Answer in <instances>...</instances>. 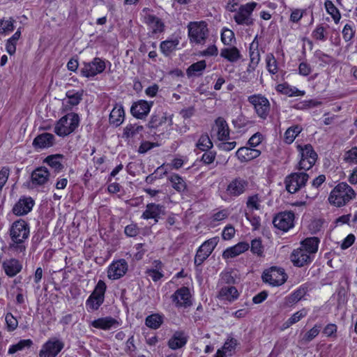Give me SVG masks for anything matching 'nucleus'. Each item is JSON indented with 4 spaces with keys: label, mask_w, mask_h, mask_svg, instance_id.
<instances>
[{
    "label": "nucleus",
    "mask_w": 357,
    "mask_h": 357,
    "mask_svg": "<svg viewBox=\"0 0 357 357\" xmlns=\"http://www.w3.org/2000/svg\"><path fill=\"white\" fill-rule=\"evenodd\" d=\"M30 234L29 224L22 219L15 220L9 228L10 242L9 249L17 253L24 252L26 250L25 241Z\"/></svg>",
    "instance_id": "f257e3e1"
},
{
    "label": "nucleus",
    "mask_w": 357,
    "mask_h": 357,
    "mask_svg": "<svg viewBox=\"0 0 357 357\" xmlns=\"http://www.w3.org/2000/svg\"><path fill=\"white\" fill-rule=\"evenodd\" d=\"M356 192L346 182L338 183L331 191L328 201L333 206L340 208L356 198Z\"/></svg>",
    "instance_id": "f03ea898"
},
{
    "label": "nucleus",
    "mask_w": 357,
    "mask_h": 357,
    "mask_svg": "<svg viewBox=\"0 0 357 357\" xmlns=\"http://www.w3.org/2000/svg\"><path fill=\"white\" fill-rule=\"evenodd\" d=\"M79 125V116L70 112L62 116L56 123L54 132L59 137H66L73 133Z\"/></svg>",
    "instance_id": "7ed1b4c3"
},
{
    "label": "nucleus",
    "mask_w": 357,
    "mask_h": 357,
    "mask_svg": "<svg viewBox=\"0 0 357 357\" xmlns=\"http://www.w3.org/2000/svg\"><path fill=\"white\" fill-rule=\"evenodd\" d=\"M188 35L190 43L204 45L209 34L205 21L190 22L188 26Z\"/></svg>",
    "instance_id": "20e7f679"
},
{
    "label": "nucleus",
    "mask_w": 357,
    "mask_h": 357,
    "mask_svg": "<svg viewBox=\"0 0 357 357\" xmlns=\"http://www.w3.org/2000/svg\"><path fill=\"white\" fill-rule=\"evenodd\" d=\"M296 148L301 156L297 169L304 171L309 170L313 167L317 160L318 155L317 153L310 144L303 146L298 144Z\"/></svg>",
    "instance_id": "39448f33"
},
{
    "label": "nucleus",
    "mask_w": 357,
    "mask_h": 357,
    "mask_svg": "<svg viewBox=\"0 0 357 357\" xmlns=\"http://www.w3.org/2000/svg\"><path fill=\"white\" fill-rule=\"evenodd\" d=\"M107 285L103 280H100L91 295L86 301V307L88 312L98 310L105 301V294Z\"/></svg>",
    "instance_id": "423d86ee"
},
{
    "label": "nucleus",
    "mask_w": 357,
    "mask_h": 357,
    "mask_svg": "<svg viewBox=\"0 0 357 357\" xmlns=\"http://www.w3.org/2000/svg\"><path fill=\"white\" fill-rule=\"evenodd\" d=\"M248 101L254 107L257 115L266 119L270 112L271 105L269 100L261 94H254L248 96Z\"/></svg>",
    "instance_id": "0eeeda50"
},
{
    "label": "nucleus",
    "mask_w": 357,
    "mask_h": 357,
    "mask_svg": "<svg viewBox=\"0 0 357 357\" xmlns=\"http://www.w3.org/2000/svg\"><path fill=\"white\" fill-rule=\"evenodd\" d=\"M287 278L284 268L272 266L264 271L262 280L264 282L268 283L273 287H278L283 284Z\"/></svg>",
    "instance_id": "6e6552de"
},
{
    "label": "nucleus",
    "mask_w": 357,
    "mask_h": 357,
    "mask_svg": "<svg viewBox=\"0 0 357 357\" xmlns=\"http://www.w3.org/2000/svg\"><path fill=\"white\" fill-rule=\"evenodd\" d=\"M309 178L305 172H294L286 176L285 188L288 192L294 194L304 187Z\"/></svg>",
    "instance_id": "1a4fd4ad"
},
{
    "label": "nucleus",
    "mask_w": 357,
    "mask_h": 357,
    "mask_svg": "<svg viewBox=\"0 0 357 357\" xmlns=\"http://www.w3.org/2000/svg\"><path fill=\"white\" fill-rule=\"evenodd\" d=\"M257 5L256 2H250L241 6L234 16V21L239 25H252L254 20L252 17V13Z\"/></svg>",
    "instance_id": "9d476101"
},
{
    "label": "nucleus",
    "mask_w": 357,
    "mask_h": 357,
    "mask_svg": "<svg viewBox=\"0 0 357 357\" xmlns=\"http://www.w3.org/2000/svg\"><path fill=\"white\" fill-rule=\"evenodd\" d=\"M106 68L104 60L99 57H95L90 62H84L83 67L80 70L81 75L84 77H93L96 75L102 73Z\"/></svg>",
    "instance_id": "9b49d317"
},
{
    "label": "nucleus",
    "mask_w": 357,
    "mask_h": 357,
    "mask_svg": "<svg viewBox=\"0 0 357 357\" xmlns=\"http://www.w3.org/2000/svg\"><path fill=\"white\" fill-rule=\"evenodd\" d=\"M219 241L218 237L211 238L199 248L195 257L194 263L196 266H200L210 256Z\"/></svg>",
    "instance_id": "f8f14e48"
},
{
    "label": "nucleus",
    "mask_w": 357,
    "mask_h": 357,
    "mask_svg": "<svg viewBox=\"0 0 357 357\" xmlns=\"http://www.w3.org/2000/svg\"><path fill=\"white\" fill-rule=\"evenodd\" d=\"M171 300L176 307L187 308L192 305V296L187 287L178 288L171 296Z\"/></svg>",
    "instance_id": "ddd939ff"
},
{
    "label": "nucleus",
    "mask_w": 357,
    "mask_h": 357,
    "mask_svg": "<svg viewBox=\"0 0 357 357\" xmlns=\"http://www.w3.org/2000/svg\"><path fill=\"white\" fill-rule=\"evenodd\" d=\"M64 347V342L56 337L49 339L39 351V357H56Z\"/></svg>",
    "instance_id": "4468645a"
},
{
    "label": "nucleus",
    "mask_w": 357,
    "mask_h": 357,
    "mask_svg": "<svg viewBox=\"0 0 357 357\" xmlns=\"http://www.w3.org/2000/svg\"><path fill=\"white\" fill-rule=\"evenodd\" d=\"M294 213L291 211H284L278 213L273 220V224L278 229L287 231L294 226Z\"/></svg>",
    "instance_id": "2eb2a0df"
},
{
    "label": "nucleus",
    "mask_w": 357,
    "mask_h": 357,
    "mask_svg": "<svg viewBox=\"0 0 357 357\" xmlns=\"http://www.w3.org/2000/svg\"><path fill=\"white\" fill-rule=\"evenodd\" d=\"M248 188V182L245 179L237 177L231 180L226 188V194L229 197H237L243 195Z\"/></svg>",
    "instance_id": "dca6fc26"
},
{
    "label": "nucleus",
    "mask_w": 357,
    "mask_h": 357,
    "mask_svg": "<svg viewBox=\"0 0 357 357\" xmlns=\"http://www.w3.org/2000/svg\"><path fill=\"white\" fill-rule=\"evenodd\" d=\"M128 265L124 259L114 261L108 267L107 277L115 280L122 278L128 271Z\"/></svg>",
    "instance_id": "f3484780"
},
{
    "label": "nucleus",
    "mask_w": 357,
    "mask_h": 357,
    "mask_svg": "<svg viewBox=\"0 0 357 357\" xmlns=\"http://www.w3.org/2000/svg\"><path fill=\"white\" fill-rule=\"evenodd\" d=\"M153 104V101L148 102L144 100L134 102L130 107V113L138 119H144L149 114Z\"/></svg>",
    "instance_id": "a211bd4d"
},
{
    "label": "nucleus",
    "mask_w": 357,
    "mask_h": 357,
    "mask_svg": "<svg viewBox=\"0 0 357 357\" xmlns=\"http://www.w3.org/2000/svg\"><path fill=\"white\" fill-rule=\"evenodd\" d=\"M35 202L31 197H21L18 202L13 206L12 211L17 216H23L28 214L33 208Z\"/></svg>",
    "instance_id": "6ab92c4d"
},
{
    "label": "nucleus",
    "mask_w": 357,
    "mask_h": 357,
    "mask_svg": "<svg viewBox=\"0 0 357 357\" xmlns=\"http://www.w3.org/2000/svg\"><path fill=\"white\" fill-rule=\"evenodd\" d=\"M165 213V207L161 204L155 203L148 204L145 211L142 213L141 218L144 220L153 219L155 222H158L161 215Z\"/></svg>",
    "instance_id": "aec40b11"
},
{
    "label": "nucleus",
    "mask_w": 357,
    "mask_h": 357,
    "mask_svg": "<svg viewBox=\"0 0 357 357\" xmlns=\"http://www.w3.org/2000/svg\"><path fill=\"white\" fill-rule=\"evenodd\" d=\"M91 326L97 329L109 331L112 328H116L121 326V321L108 316L98 318L91 323Z\"/></svg>",
    "instance_id": "412c9836"
},
{
    "label": "nucleus",
    "mask_w": 357,
    "mask_h": 357,
    "mask_svg": "<svg viewBox=\"0 0 357 357\" xmlns=\"http://www.w3.org/2000/svg\"><path fill=\"white\" fill-rule=\"evenodd\" d=\"M290 258L293 264L297 267L304 266L310 264L312 260V256L301 247L294 250Z\"/></svg>",
    "instance_id": "4be33fe9"
},
{
    "label": "nucleus",
    "mask_w": 357,
    "mask_h": 357,
    "mask_svg": "<svg viewBox=\"0 0 357 357\" xmlns=\"http://www.w3.org/2000/svg\"><path fill=\"white\" fill-rule=\"evenodd\" d=\"M50 172L46 167H40L33 170L31 175L32 187L45 185L49 180Z\"/></svg>",
    "instance_id": "5701e85b"
},
{
    "label": "nucleus",
    "mask_w": 357,
    "mask_h": 357,
    "mask_svg": "<svg viewBox=\"0 0 357 357\" xmlns=\"http://www.w3.org/2000/svg\"><path fill=\"white\" fill-rule=\"evenodd\" d=\"M188 335L183 331H176L167 342L168 347L172 350L183 347L188 342Z\"/></svg>",
    "instance_id": "b1692460"
},
{
    "label": "nucleus",
    "mask_w": 357,
    "mask_h": 357,
    "mask_svg": "<svg viewBox=\"0 0 357 357\" xmlns=\"http://www.w3.org/2000/svg\"><path fill=\"white\" fill-rule=\"evenodd\" d=\"M261 151L252 147L243 146L239 148L236 152V156L241 162H245L258 158Z\"/></svg>",
    "instance_id": "393cba45"
},
{
    "label": "nucleus",
    "mask_w": 357,
    "mask_h": 357,
    "mask_svg": "<svg viewBox=\"0 0 357 357\" xmlns=\"http://www.w3.org/2000/svg\"><path fill=\"white\" fill-rule=\"evenodd\" d=\"M54 144V136L49 132H44L38 135L33 141L34 148L39 149L51 147Z\"/></svg>",
    "instance_id": "a878e982"
},
{
    "label": "nucleus",
    "mask_w": 357,
    "mask_h": 357,
    "mask_svg": "<svg viewBox=\"0 0 357 357\" xmlns=\"http://www.w3.org/2000/svg\"><path fill=\"white\" fill-rule=\"evenodd\" d=\"M3 269L8 277H14L22 269L21 262L14 258L5 260L2 264Z\"/></svg>",
    "instance_id": "bb28decb"
},
{
    "label": "nucleus",
    "mask_w": 357,
    "mask_h": 357,
    "mask_svg": "<svg viewBox=\"0 0 357 357\" xmlns=\"http://www.w3.org/2000/svg\"><path fill=\"white\" fill-rule=\"evenodd\" d=\"M169 121V125H172V116H168L166 113L163 112H158L153 113L148 123L149 128H156L163 123Z\"/></svg>",
    "instance_id": "cd10ccee"
},
{
    "label": "nucleus",
    "mask_w": 357,
    "mask_h": 357,
    "mask_svg": "<svg viewBox=\"0 0 357 357\" xmlns=\"http://www.w3.org/2000/svg\"><path fill=\"white\" fill-rule=\"evenodd\" d=\"M249 248V243L246 242H240L236 245L226 249L223 252L222 257L225 259L235 257L248 250Z\"/></svg>",
    "instance_id": "c85d7f7f"
},
{
    "label": "nucleus",
    "mask_w": 357,
    "mask_h": 357,
    "mask_svg": "<svg viewBox=\"0 0 357 357\" xmlns=\"http://www.w3.org/2000/svg\"><path fill=\"white\" fill-rule=\"evenodd\" d=\"M307 288L304 285L301 286L294 292L284 298V304L287 307L292 306L293 305L301 301L307 294Z\"/></svg>",
    "instance_id": "c756f323"
},
{
    "label": "nucleus",
    "mask_w": 357,
    "mask_h": 357,
    "mask_svg": "<svg viewBox=\"0 0 357 357\" xmlns=\"http://www.w3.org/2000/svg\"><path fill=\"white\" fill-rule=\"evenodd\" d=\"M125 112L122 105H116L110 112L109 121V123L117 127L124 121Z\"/></svg>",
    "instance_id": "7c9ffc66"
},
{
    "label": "nucleus",
    "mask_w": 357,
    "mask_h": 357,
    "mask_svg": "<svg viewBox=\"0 0 357 357\" xmlns=\"http://www.w3.org/2000/svg\"><path fill=\"white\" fill-rule=\"evenodd\" d=\"M215 126L217 130L218 139L220 141H225L229 138V126L227 121L222 117H218L215 120Z\"/></svg>",
    "instance_id": "2f4dec72"
},
{
    "label": "nucleus",
    "mask_w": 357,
    "mask_h": 357,
    "mask_svg": "<svg viewBox=\"0 0 357 357\" xmlns=\"http://www.w3.org/2000/svg\"><path fill=\"white\" fill-rule=\"evenodd\" d=\"M145 22L152 29L153 33H162L165 29V24L159 17L153 15H148L145 17Z\"/></svg>",
    "instance_id": "473e14b6"
},
{
    "label": "nucleus",
    "mask_w": 357,
    "mask_h": 357,
    "mask_svg": "<svg viewBox=\"0 0 357 357\" xmlns=\"http://www.w3.org/2000/svg\"><path fill=\"white\" fill-rule=\"evenodd\" d=\"M319 242L320 241L317 237L307 238L301 242V247L312 256L317 252Z\"/></svg>",
    "instance_id": "72a5a7b5"
},
{
    "label": "nucleus",
    "mask_w": 357,
    "mask_h": 357,
    "mask_svg": "<svg viewBox=\"0 0 357 357\" xmlns=\"http://www.w3.org/2000/svg\"><path fill=\"white\" fill-rule=\"evenodd\" d=\"M178 44L179 40L177 38L166 40L160 43V49L165 56H168L177 49Z\"/></svg>",
    "instance_id": "f704fd0d"
},
{
    "label": "nucleus",
    "mask_w": 357,
    "mask_h": 357,
    "mask_svg": "<svg viewBox=\"0 0 357 357\" xmlns=\"http://www.w3.org/2000/svg\"><path fill=\"white\" fill-rule=\"evenodd\" d=\"M276 90L283 94L287 95L289 97L302 96L305 94V91H300L296 87L290 86L286 83L278 84L276 87Z\"/></svg>",
    "instance_id": "c9c22d12"
},
{
    "label": "nucleus",
    "mask_w": 357,
    "mask_h": 357,
    "mask_svg": "<svg viewBox=\"0 0 357 357\" xmlns=\"http://www.w3.org/2000/svg\"><path fill=\"white\" fill-rule=\"evenodd\" d=\"M321 328L322 326L321 324H316L301 337L300 342L302 344H307L312 341L319 334Z\"/></svg>",
    "instance_id": "e433bc0d"
},
{
    "label": "nucleus",
    "mask_w": 357,
    "mask_h": 357,
    "mask_svg": "<svg viewBox=\"0 0 357 357\" xmlns=\"http://www.w3.org/2000/svg\"><path fill=\"white\" fill-rule=\"evenodd\" d=\"M220 56L230 62H236L241 59V53L237 47L223 48L220 52Z\"/></svg>",
    "instance_id": "4c0bfd02"
},
{
    "label": "nucleus",
    "mask_w": 357,
    "mask_h": 357,
    "mask_svg": "<svg viewBox=\"0 0 357 357\" xmlns=\"http://www.w3.org/2000/svg\"><path fill=\"white\" fill-rule=\"evenodd\" d=\"M168 181L172 183V188L178 192H183L187 187L184 179L177 174H172L168 177Z\"/></svg>",
    "instance_id": "58836bf2"
},
{
    "label": "nucleus",
    "mask_w": 357,
    "mask_h": 357,
    "mask_svg": "<svg viewBox=\"0 0 357 357\" xmlns=\"http://www.w3.org/2000/svg\"><path fill=\"white\" fill-rule=\"evenodd\" d=\"M63 158V155L61 154L48 155L44 160L48 165L54 169L55 172H59L63 169V165L61 160Z\"/></svg>",
    "instance_id": "ea45409f"
},
{
    "label": "nucleus",
    "mask_w": 357,
    "mask_h": 357,
    "mask_svg": "<svg viewBox=\"0 0 357 357\" xmlns=\"http://www.w3.org/2000/svg\"><path fill=\"white\" fill-rule=\"evenodd\" d=\"M302 130L303 128L299 125H294L287 128L284 135V142L288 144H291Z\"/></svg>",
    "instance_id": "a19ab883"
},
{
    "label": "nucleus",
    "mask_w": 357,
    "mask_h": 357,
    "mask_svg": "<svg viewBox=\"0 0 357 357\" xmlns=\"http://www.w3.org/2000/svg\"><path fill=\"white\" fill-rule=\"evenodd\" d=\"M163 323V316L159 314H152L145 319V324L151 329H158Z\"/></svg>",
    "instance_id": "79ce46f5"
},
{
    "label": "nucleus",
    "mask_w": 357,
    "mask_h": 357,
    "mask_svg": "<svg viewBox=\"0 0 357 357\" xmlns=\"http://www.w3.org/2000/svg\"><path fill=\"white\" fill-rule=\"evenodd\" d=\"M308 313V310L305 308H303L299 311L294 313L291 317H289L284 324L283 328H287L292 326L293 324L298 322L301 319L307 316Z\"/></svg>",
    "instance_id": "37998d69"
},
{
    "label": "nucleus",
    "mask_w": 357,
    "mask_h": 357,
    "mask_svg": "<svg viewBox=\"0 0 357 357\" xmlns=\"http://www.w3.org/2000/svg\"><path fill=\"white\" fill-rule=\"evenodd\" d=\"M21 36V28H19L17 31L6 41V49L10 55H13L16 51V45L17 40Z\"/></svg>",
    "instance_id": "c03bdc74"
},
{
    "label": "nucleus",
    "mask_w": 357,
    "mask_h": 357,
    "mask_svg": "<svg viewBox=\"0 0 357 357\" xmlns=\"http://www.w3.org/2000/svg\"><path fill=\"white\" fill-rule=\"evenodd\" d=\"M219 294L222 298L229 301L236 300L238 296L236 288L232 286L222 287L220 289Z\"/></svg>",
    "instance_id": "a18cd8bd"
},
{
    "label": "nucleus",
    "mask_w": 357,
    "mask_h": 357,
    "mask_svg": "<svg viewBox=\"0 0 357 357\" xmlns=\"http://www.w3.org/2000/svg\"><path fill=\"white\" fill-rule=\"evenodd\" d=\"M325 8L326 12L331 16L335 24H338L341 19V14L339 10L335 6L333 3L330 0H326Z\"/></svg>",
    "instance_id": "49530a36"
},
{
    "label": "nucleus",
    "mask_w": 357,
    "mask_h": 357,
    "mask_svg": "<svg viewBox=\"0 0 357 357\" xmlns=\"http://www.w3.org/2000/svg\"><path fill=\"white\" fill-rule=\"evenodd\" d=\"M206 63L204 60L197 61L190 65L188 70L187 74L188 76H196L202 74V72L206 68Z\"/></svg>",
    "instance_id": "de8ad7c7"
},
{
    "label": "nucleus",
    "mask_w": 357,
    "mask_h": 357,
    "mask_svg": "<svg viewBox=\"0 0 357 357\" xmlns=\"http://www.w3.org/2000/svg\"><path fill=\"white\" fill-rule=\"evenodd\" d=\"M261 199L258 194L249 196L246 202L248 211L261 209Z\"/></svg>",
    "instance_id": "09e8293b"
},
{
    "label": "nucleus",
    "mask_w": 357,
    "mask_h": 357,
    "mask_svg": "<svg viewBox=\"0 0 357 357\" xmlns=\"http://www.w3.org/2000/svg\"><path fill=\"white\" fill-rule=\"evenodd\" d=\"M83 91H75L70 90L66 92V97L68 98V103L72 106L77 105L82 99Z\"/></svg>",
    "instance_id": "8fccbe9b"
},
{
    "label": "nucleus",
    "mask_w": 357,
    "mask_h": 357,
    "mask_svg": "<svg viewBox=\"0 0 357 357\" xmlns=\"http://www.w3.org/2000/svg\"><path fill=\"white\" fill-rule=\"evenodd\" d=\"M33 344V342L30 339L21 340L17 344L11 345L8 353L9 354H13L19 351H22L24 348H29Z\"/></svg>",
    "instance_id": "3c124183"
},
{
    "label": "nucleus",
    "mask_w": 357,
    "mask_h": 357,
    "mask_svg": "<svg viewBox=\"0 0 357 357\" xmlns=\"http://www.w3.org/2000/svg\"><path fill=\"white\" fill-rule=\"evenodd\" d=\"M202 151H209L213 147V142L207 134L202 135L196 144Z\"/></svg>",
    "instance_id": "603ef678"
},
{
    "label": "nucleus",
    "mask_w": 357,
    "mask_h": 357,
    "mask_svg": "<svg viewBox=\"0 0 357 357\" xmlns=\"http://www.w3.org/2000/svg\"><path fill=\"white\" fill-rule=\"evenodd\" d=\"M144 130L142 126H139L137 124H128L127 125L123 130V137L126 138H132L134 137L139 132H142Z\"/></svg>",
    "instance_id": "864d4df0"
},
{
    "label": "nucleus",
    "mask_w": 357,
    "mask_h": 357,
    "mask_svg": "<svg viewBox=\"0 0 357 357\" xmlns=\"http://www.w3.org/2000/svg\"><path fill=\"white\" fill-rule=\"evenodd\" d=\"M15 20L12 17L0 20V34L11 32L14 30Z\"/></svg>",
    "instance_id": "5fc2aeb1"
},
{
    "label": "nucleus",
    "mask_w": 357,
    "mask_h": 357,
    "mask_svg": "<svg viewBox=\"0 0 357 357\" xmlns=\"http://www.w3.org/2000/svg\"><path fill=\"white\" fill-rule=\"evenodd\" d=\"M266 68L268 71L275 75L278 71V62L273 54H268L266 57Z\"/></svg>",
    "instance_id": "6e6d98bb"
},
{
    "label": "nucleus",
    "mask_w": 357,
    "mask_h": 357,
    "mask_svg": "<svg viewBox=\"0 0 357 357\" xmlns=\"http://www.w3.org/2000/svg\"><path fill=\"white\" fill-rule=\"evenodd\" d=\"M246 219L250 222L252 229L257 230L261 226V218L254 211H248L245 213Z\"/></svg>",
    "instance_id": "4d7b16f0"
},
{
    "label": "nucleus",
    "mask_w": 357,
    "mask_h": 357,
    "mask_svg": "<svg viewBox=\"0 0 357 357\" xmlns=\"http://www.w3.org/2000/svg\"><path fill=\"white\" fill-rule=\"evenodd\" d=\"M250 250L253 254L261 257L264 252V246L260 238H255L251 241Z\"/></svg>",
    "instance_id": "13d9d810"
},
{
    "label": "nucleus",
    "mask_w": 357,
    "mask_h": 357,
    "mask_svg": "<svg viewBox=\"0 0 357 357\" xmlns=\"http://www.w3.org/2000/svg\"><path fill=\"white\" fill-rule=\"evenodd\" d=\"M250 63L253 65H257L260 61L258 45L257 44L255 45L254 42L251 43L250 47Z\"/></svg>",
    "instance_id": "bf43d9fd"
},
{
    "label": "nucleus",
    "mask_w": 357,
    "mask_h": 357,
    "mask_svg": "<svg viewBox=\"0 0 357 357\" xmlns=\"http://www.w3.org/2000/svg\"><path fill=\"white\" fill-rule=\"evenodd\" d=\"M5 320L8 331H14L17 328L18 321L11 313L8 312L6 314Z\"/></svg>",
    "instance_id": "052dcab7"
},
{
    "label": "nucleus",
    "mask_w": 357,
    "mask_h": 357,
    "mask_svg": "<svg viewBox=\"0 0 357 357\" xmlns=\"http://www.w3.org/2000/svg\"><path fill=\"white\" fill-rule=\"evenodd\" d=\"M233 39H234V32L229 29L224 28L221 33L222 42L225 45H229L231 43Z\"/></svg>",
    "instance_id": "680f3d73"
},
{
    "label": "nucleus",
    "mask_w": 357,
    "mask_h": 357,
    "mask_svg": "<svg viewBox=\"0 0 357 357\" xmlns=\"http://www.w3.org/2000/svg\"><path fill=\"white\" fill-rule=\"evenodd\" d=\"M325 32V28L322 25L319 24L317 26L315 29L312 31V36L315 40L325 41L326 40Z\"/></svg>",
    "instance_id": "e2e57ef3"
},
{
    "label": "nucleus",
    "mask_w": 357,
    "mask_h": 357,
    "mask_svg": "<svg viewBox=\"0 0 357 357\" xmlns=\"http://www.w3.org/2000/svg\"><path fill=\"white\" fill-rule=\"evenodd\" d=\"M344 160L349 163L357 164V147H353L346 152Z\"/></svg>",
    "instance_id": "0e129e2a"
},
{
    "label": "nucleus",
    "mask_w": 357,
    "mask_h": 357,
    "mask_svg": "<svg viewBox=\"0 0 357 357\" xmlns=\"http://www.w3.org/2000/svg\"><path fill=\"white\" fill-rule=\"evenodd\" d=\"M236 345L237 340L234 338H230L225 342L221 350H222L225 354L229 353V354H231V352L234 351Z\"/></svg>",
    "instance_id": "69168bd1"
},
{
    "label": "nucleus",
    "mask_w": 357,
    "mask_h": 357,
    "mask_svg": "<svg viewBox=\"0 0 357 357\" xmlns=\"http://www.w3.org/2000/svg\"><path fill=\"white\" fill-rule=\"evenodd\" d=\"M124 233L128 237H135L139 233V228L136 224L132 223L125 227Z\"/></svg>",
    "instance_id": "338daca9"
},
{
    "label": "nucleus",
    "mask_w": 357,
    "mask_h": 357,
    "mask_svg": "<svg viewBox=\"0 0 357 357\" xmlns=\"http://www.w3.org/2000/svg\"><path fill=\"white\" fill-rule=\"evenodd\" d=\"M355 31L349 24H345L342 30L343 38L346 42L350 41L354 36Z\"/></svg>",
    "instance_id": "774afa93"
}]
</instances>
